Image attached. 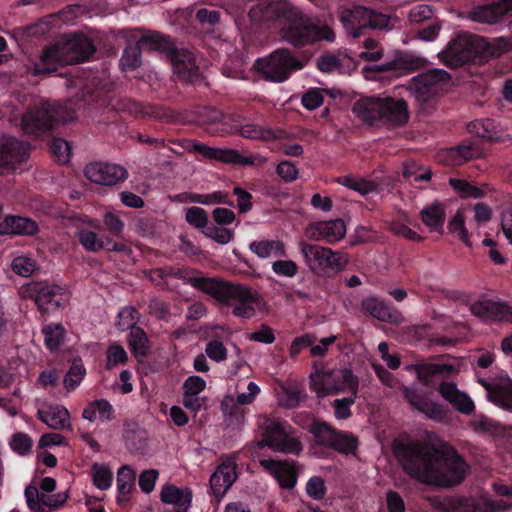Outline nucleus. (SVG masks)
Segmentation results:
<instances>
[{
  "mask_svg": "<svg viewBox=\"0 0 512 512\" xmlns=\"http://www.w3.org/2000/svg\"><path fill=\"white\" fill-rule=\"evenodd\" d=\"M127 342L131 353L138 360L146 358L151 351L148 335L141 327H132Z\"/></svg>",
  "mask_w": 512,
  "mask_h": 512,
  "instance_id": "473e14b6",
  "label": "nucleus"
},
{
  "mask_svg": "<svg viewBox=\"0 0 512 512\" xmlns=\"http://www.w3.org/2000/svg\"><path fill=\"white\" fill-rule=\"evenodd\" d=\"M93 484L100 490H107L113 482V473L108 466L94 463L91 467Z\"/></svg>",
  "mask_w": 512,
  "mask_h": 512,
  "instance_id": "a18cd8bd",
  "label": "nucleus"
},
{
  "mask_svg": "<svg viewBox=\"0 0 512 512\" xmlns=\"http://www.w3.org/2000/svg\"><path fill=\"white\" fill-rule=\"evenodd\" d=\"M401 393L414 409L425 414L429 419L442 421L446 417V411L441 404L430 401L416 388L401 385Z\"/></svg>",
  "mask_w": 512,
  "mask_h": 512,
  "instance_id": "412c9836",
  "label": "nucleus"
},
{
  "mask_svg": "<svg viewBox=\"0 0 512 512\" xmlns=\"http://www.w3.org/2000/svg\"><path fill=\"white\" fill-rule=\"evenodd\" d=\"M340 21L348 35L358 38L371 28H384L388 20L379 13L364 6L345 9L340 14Z\"/></svg>",
  "mask_w": 512,
  "mask_h": 512,
  "instance_id": "2eb2a0df",
  "label": "nucleus"
},
{
  "mask_svg": "<svg viewBox=\"0 0 512 512\" xmlns=\"http://www.w3.org/2000/svg\"><path fill=\"white\" fill-rule=\"evenodd\" d=\"M37 414L39 420L52 429L62 430L70 425V415L64 406H50L47 409L39 410Z\"/></svg>",
  "mask_w": 512,
  "mask_h": 512,
  "instance_id": "2f4dec72",
  "label": "nucleus"
},
{
  "mask_svg": "<svg viewBox=\"0 0 512 512\" xmlns=\"http://www.w3.org/2000/svg\"><path fill=\"white\" fill-rule=\"evenodd\" d=\"M26 293L42 314L64 307L70 298L65 287L48 282H33L27 286Z\"/></svg>",
  "mask_w": 512,
  "mask_h": 512,
  "instance_id": "dca6fc26",
  "label": "nucleus"
},
{
  "mask_svg": "<svg viewBox=\"0 0 512 512\" xmlns=\"http://www.w3.org/2000/svg\"><path fill=\"white\" fill-rule=\"evenodd\" d=\"M307 430L315 437L317 444L330 449L338 432L337 429L328 423L318 419H313L308 425Z\"/></svg>",
  "mask_w": 512,
  "mask_h": 512,
  "instance_id": "c9c22d12",
  "label": "nucleus"
},
{
  "mask_svg": "<svg viewBox=\"0 0 512 512\" xmlns=\"http://www.w3.org/2000/svg\"><path fill=\"white\" fill-rule=\"evenodd\" d=\"M358 393H350L349 396L335 399L332 402V407L334 409V415L337 419H348L351 417V406L355 403Z\"/></svg>",
  "mask_w": 512,
  "mask_h": 512,
  "instance_id": "09e8293b",
  "label": "nucleus"
},
{
  "mask_svg": "<svg viewBox=\"0 0 512 512\" xmlns=\"http://www.w3.org/2000/svg\"><path fill=\"white\" fill-rule=\"evenodd\" d=\"M455 371L451 364L446 363H422L419 366L417 379L424 386H429L436 375H450Z\"/></svg>",
  "mask_w": 512,
  "mask_h": 512,
  "instance_id": "e433bc0d",
  "label": "nucleus"
},
{
  "mask_svg": "<svg viewBox=\"0 0 512 512\" xmlns=\"http://www.w3.org/2000/svg\"><path fill=\"white\" fill-rule=\"evenodd\" d=\"M392 448L403 471L421 483L454 487L463 482L470 470L456 448L444 441L426 444L395 440Z\"/></svg>",
  "mask_w": 512,
  "mask_h": 512,
  "instance_id": "f257e3e1",
  "label": "nucleus"
},
{
  "mask_svg": "<svg viewBox=\"0 0 512 512\" xmlns=\"http://www.w3.org/2000/svg\"><path fill=\"white\" fill-rule=\"evenodd\" d=\"M38 231V224L28 217L7 215L0 222V236H33Z\"/></svg>",
  "mask_w": 512,
  "mask_h": 512,
  "instance_id": "cd10ccee",
  "label": "nucleus"
},
{
  "mask_svg": "<svg viewBox=\"0 0 512 512\" xmlns=\"http://www.w3.org/2000/svg\"><path fill=\"white\" fill-rule=\"evenodd\" d=\"M44 343L50 352L57 351L64 342L66 330L59 323H50L42 328Z\"/></svg>",
  "mask_w": 512,
  "mask_h": 512,
  "instance_id": "58836bf2",
  "label": "nucleus"
},
{
  "mask_svg": "<svg viewBox=\"0 0 512 512\" xmlns=\"http://www.w3.org/2000/svg\"><path fill=\"white\" fill-rule=\"evenodd\" d=\"M267 23L279 29L281 39L295 49H304L320 41L333 42L335 33L328 25H319L291 2L284 3Z\"/></svg>",
  "mask_w": 512,
  "mask_h": 512,
  "instance_id": "7ed1b4c3",
  "label": "nucleus"
},
{
  "mask_svg": "<svg viewBox=\"0 0 512 512\" xmlns=\"http://www.w3.org/2000/svg\"><path fill=\"white\" fill-rule=\"evenodd\" d=\"M142 48L138 42L135 45H128L120 58V66L122 71H134L140 67L142 63Z\"/></svg>",
  "mask_w": 512,
  "mask_h": 512,
  "instance_id": "ea45409f",
  "label": "nucleus"
},
{
  "mask_svg": "<svg viewBox=\"0 0 512 512\" xmlns=\"http://www.w3.org/2000/svg\"><path fill=\"white\" fill-rule=\"evenodd\" d=\"M438 391L442 398L458 412L469 415L474 411L475 405L472 399L468 394L460 391L455 383L443 381L440 383Z\"/></svg>",
  "mask_w": 512,
  "mask_h": 512,
  "instance_id": "bb28decb",
  "label": "nucleus"
},
{
  "mask_svg": "<svg viewBox=\"0 0 512 512\" xmlns=\"http://www.w3.org/2000/svg\"><path fill=\"white\" fill-rule=\"evenodd\" d=\"M353 113L366 124L376 122L391 126H402L408 122L409 113L407 102L392 97H363L355 102Z\"/></svg>",
  "mask_w": 512,
  "mask_h": 512,
  "instance_id": "423d86ee",
  "label": "nucleus"
},
{
  "mask_svg": "<svg viewBox=\"0 0 512 512\" xmlns=\"http://www.w3.org/2000/svg\"><path fill=\"white\" fill-rule=\"evenodd\" d=\"M448 229L451 233L457 234L466 246L470 247L471 242L468 236V230L465 227L464 216L461 211H458L448 223Z\"/></svg>",
  "mask_w": 512,
  "mask_h": 512,
  "instance_id": "603ef678",
  "label": "nucleus"
},
{
  "mask_svg": "<svg viewBox=\"0 0 512 512\" xmlns=\"http://www.w3.org/2000/svg\"><path fill=\"white\" fill-rule=\"evenodd\" d=\"M359 446L358 438L352 433L338 430L331 449L345 455H355Z\"/></svg>",
  "mask_w": 512,
  "mask_h": 512,
  "instance_id": "a19ab883",
  "label": "nucleus"
},
{
  "mask_svg": "<svg viewBox=\"0 0 512 512\" xmlns=\"http://www.w3.org/2000/svg\"><path fill=\"white\" fill-rule=\"evenodd\" d=\"M471 425L476 432L499 434L502 431L499 423L482 414L476 416Z\"/></svg>",
  "mask_w": 512,
  "mask_h": 512,
  "instance_id": "864d4df0",
  "label": "nucleus"
},
{
  "mask_svg": "<svg viewBox=\"0 0 512 512\" xmlns=\"http://www.w3.org/2000/svg\"><path fill=\"white\" fill-rule=\"evenodd\" d=\"M205 353L211 360L216 362H222L227 358L226 347L217 339H213L207 343Z\"/></svg>",
  "mask_w": 512,
  "mask_h": 512,
  "instance_id": "680f3d73",
  "label": "nucleus"
},
{
  "mask_svg": "<svg viewBox=\"0 0 512 512\" xmlns=\"http://www.w3.org/2000/svg\"><path fill=\"white\" fill-rule=\"evenodd\" d=\"M29 158V145L15 138L4 136L0 139V175L15 170Z\"/></svg>",
  "mask_w": 512,
  "mask_h": 512,
  "instance_id": "f3484780",
  "label": "nucleus"
},
{
  "mask_svg": "<svg viewBox=\"0 0 512 512\" xmlns=\"http://www.w3.org/2000/svg\"><path fill=\"white\" fill-rule=\"evenodd\" d=\"M260 466L277 480L280 488L290 490L295 487L298 476L293 462L262 459Z\"/></svg>",
  "mask_w": 512,
  "mask_h": 512,
  "instance_id": "5701e85b",
  "label": "nucleus"
},
{
  "mask_svg": "<svg viewBox=\"0 0 512 512\" xmlns=\"http://www.w3.org/2000/svg\"><path fill=\"white\" fill-rule=\"evenodd\" d=\"M451 81V75L444 69L433 68L418 74L411 79V90L414 91L423 109H431L437 94L445 90Z\"/></svg>",
  "mask_w": 512,
  "mask_h": 512,
  "instance_id": "ddd939ff",
  "label": "nucleus"
},
{
  "mask_svg": "<svg viewBox=\"0 0 512 512\" xmlns=\"http://www.w3.org/2000/svg\"><path fill=\"white\" fill-rule=\"evenodd\" d=\"M508 48L509 42L503 38L490 43L482 36L459 31L438 56L445 66L456 69L466 64H482L489 58L501 56Z\"/></svg>",
  "mask_w": 512,
  "mask_h": 512,
  "instance_id": "20e7f679",
  "label": "nucleus"
},
{
  "mask_svg": "<svg viewBox=\"0 0 512 512\" xmlns=\"http://www.w3.org/2000/svg\"><path fill=\"white\" fill-rule=\"evenodd\" d=\"M185 221L202 233L210 226L208 213L198 206H191L185 209Z\"/></svg>",
  "mask_w": 512,
  "mask_h": 512,
  "instance_id": "79ce46f5",
  "label": "nucleus"
},
{
  "mask_svg": "<svg viewBox=\"0 0 512 512\" xmlns=\"http://www.w3.org/2000/svg\"><path fill=\"white\" fill-rule=\"evenodd\" d=\"M263 439L258 443L260 448L268 447L274 452L299 455L303 451L298 430L286 421L264 417L259 423Z\"/></svg>",
  "mask_w": 512,
  "mask_h": 512,
  "instance_id": "9b49d317",
  "label": "nucleus"
},
{
  "mask_svg": "<svg viewBox=\"0 0 512 512\" xmlns=\"http://www.w3.org/2000/svg\"><path fill=\"white\" fill-rule=\"evenodd\" d=\"M84 174L93 183L113 186L128 178V171L119 164L94 162L86 165Z\"/></svg>",
  "mask_w": 512,
  "mask_h": 512,
  "instance_id": "a211bd4d",
  "label": "nucleus"
},
{
  "mask_svg": "<svg viewBox=\"0 0 512 512\" xmlns=\"http://www.w3.org/2000/svg\"><path fill=\"white\" fill-rule=\"evenodd\" d=\"M75 112L68 116H60L53 104L44 103L41 107L28 109L22 116L21 128L23 132L35 138L51 131L55 124L60 121L67 122L75 118Z\"/></svg>",
  "mask_w": 512,
  "mask_h": 512,
  "instance_id": "4468645a",
  "label": "nucleus"
},
{
  "mask_svg": "<svg viewBox=\"0 0 512 512\" xmlns=\"http://www.w3.org/2000/svg\"><path fill=\"white\" fill-rule=\"evenodd\" d=\"M11 268L17 275L29 277L36 269V262L29 257L18 256L13 259Z\"/></svg>",
  "mask_w": 512,
  "mask_h": 512,
  "instance_id": "6e6d98bb",
  "label": "nucleus"
},
{
  "mask_svg": "<svg viewBox=\"0 0 512 512\" xmlns=\"http://www.w3.org/2000/svg\"><path fill=\"white\" fill-rule=\"evenodd\" d=\"M467 128L470 133L475 134L476 139L464 140L450 149V156L456 165L484 156L487 141H500L504 137L501 125L491 118L476 119L470 122Z\"/></svg>",
  "mask_w": 512,
  "mask_h": 512,
  "instance_id": "6e6552de",
  "label": "nucleus"
},
{
  "mask_svg": "<svg viewBox=\"0 0 512 512\" xmlns=\"http://www.w3.org/2000/svg\"><path fill=\"white\" fill-rule=\"evenodd\" d=\"M80 244L90 252H98L103 249V238L91 230H80L78 233Z\"/></svg>",
  "mask_w": 512,
  "mask_h": 512,
  "instance_id": "8fccbe9b",
  "label": "nucleus"
},
{
  "mask_svg": "<svg viewBox=\"0 0 512 512\" xmlns=\"http://www.w3.org/2000/svg\"><path fill=\"white\" fill-rule=\"evenodd\" d=\"M510 306L489 299L478 300L470 305L471 313L485 321H501L511 313Z\"/></svg>",
  "mask_w": 512,
  "mask_h": 512,
  "instance_id": "c85d7f7f",
  "label": "nucleus"
},
{
  "mask_svg": "<svg viewBox=\"0 0 512 512\" xmlns=\"http://www.w3.org/2000/svg\"><path fill=\"white\" fill-rule=\"evenodd\" d=\"M159 477V472L156 469H148L141 472L138 479L140 489L149 494L154 490L156 481Z\"/></svg>",
  "mask_w": 512,
  "mask_h": 512,
  "instance_id": "e2e57ef3",
  "label": "nucleus"
},
{
  "mask_svg": "<svg viewBox=\"0 0 512 512\" xmlns=\"http://www.w3.org/2000/svg\"><path fill=\"white\" fill-rule=\"evenodd\" d=\"M420 60L406 54H397L393 59L385 61L377 66L379 72H395L400 75L411 72L419 67Z\"/></svg>",
  "mask_w": 512,
  "mask_h": 512,
  "instance_id": "72a5a7b5",
  "label": "nucleus"
},
{
  "mask_svg": "<svg viewBox=\"0 0 512 512\" xmlns=\"http://www.w3.org/2000/svg\"><path fill=\"white\" fill-rule=\"evenodd\" d=\"M390 231L396 236L403 237L414 242H422L424 239L421 235L400 221H393L390 224Z\"/></svg>",
  "mask_w": 512,
  "mask_h": 512,
  "instance_id": "bf43d9fd",
  "label": "nucleus"
},
{
  "mask_svg": "<svg viewBox=\"0 0 512 512\" xmlns=\"http://www.w3.org/2000/svg\"><path fill=\"white\" fill-rule=\"evenodd\" d=\"M346 225L340 218L318 221L308 224L305 229V236L313 241H324L334 244L344 238Z\"/></svg>",
  "mask_w": 512,
  "mask_h": 512,
  "instance_id": "6ab92c4d",
  "label": "nucleus"
},
{
  "mask_svg": "<svg viewBox=\"0 0 512 512\" xmlns=\"http://www.w3.org/2000/svg\"><path fill=\"white\" fill-rule=\"evenodd\" d=\"M512 10V0H495L491 4L478 5L469 12L475 22L493 24Z\"/></svg>",
  "mask_w": 512,
  "mask_h": 512,
  "instance_id": "393cba45",
  "label": "nucleus"
},
{
  "mask_svg": "<svg viewBox=\"0 0 512 512\" xmlns=\"http://www.w3.org/2000/svg\"><path fill=\"white\" fill-rule=\"evenodd\" d=\"M50 151L59 161L66 162L70 159V145L61 138H54L50 143Z\"/></svg>",
  "mask_w": 512,
  "mask_h": 512,
  "instance_id": "774afa93",
  "label": "nucleus"
},
{
  "mask_svg": "<svg viewBox=\"0 0 512 512\" xmlns=\"http://www.w3.org/2000/svg\"><path fill=\"white\" fill-rule=\"evenodd\" d=\"M434 10L430 5L417 4L409 12V21L411 23H420L433 17Z\"/></svg>",
  "mask_w": 512,
  "mask_h": 512,
  "instance_id": "338daca9",
  "label": "nucleus"
},
{
  "mask_svg": "<svg viewBox=\"0 0 512 512\" xmlns=\"http://www.w3.org/2000/svg\"><path fill=\"white\" fill-rule=\"evenodd\" d=\"M311 57L310 50H302L296 56L288 48H278L268 57L257 59L255 66L266 80L282 83L288 80L292 73L302 70Z\"/></svg>",
  "mask_w": 512,
  "mask_h": 512,
  "instance_id": "1a4fd4ad",
  "label": "nucleus"
},
{
  "mask_svg": "<svg viewBox=\"0 0 512 512\" xmlns=\"http://www.w3.org/2000/svg\"><path fill=\"white\" fill-rule=\"evenodd\" d=\"M192 151L201 154L206 159L216 160L226 164L254 165V159L252 157L244 156L236 149L214 148L200 142H194Z\"/></svg>",
  "mask_w": 512,
  "mask_h": 512,
  "instance_id": "4be33fe9",
  "label": "nucleus"
},
{
  "mask_svg": "<svg viewBox=\"0 0 512 512\" xmlns=\"http://www.w3.org/2000/svg\"><path fill=\"white\" fill-rule=\"evenodd\" d=\"M449 184L462 198L480 199L484 196V191L481 188L472 185L465 179L450 178Z\"/></svg>",
  "mask_w": 512,
  "mask_h": 512,
  "instance_id": "49530a36",
  "label": "nucleus"
},
{
  "mask_svg": "<svg viewBox=\"0 0 512 512\" xmlns=\"http://www.w3.org/2000/svg\"><path fill=\"white\" fill-rule=\"evenodd\" d=\"M299 250L309 270L322 277H333L345 270L349 258L346 253L318 244L299 242Z\"/></svg>",
  "mask_w": 512,
  "mask_h": 512,
  "instance_id": "f8f14e48",
  "label": "nucleus"
},
{
  "mask_svg": "<svg viewBox=\"0 0 512 512\" xmlns=\"http://www.w3.org/2000/svg\"><path fill=\"white\" fill-rule=\"evenodd\" d=\"M478 382L487 390L488 400L496 406L512 411V382L508 379L506 385H491L486 379Z\"/></svg>",
  "mask_w": 512,
  "mask_h": 512,
  "instance_id": "c756f323",
  "label": "nucleus"
},
{
  "mask_svg": "<svg viewBox=\"0 0 512 512\" xmlns=\"http://www.w3.org/2000/svg\"><path fill=\"white\" fill-rule=\"evenodd\" d=\"M237 465L233 460H225L219 464L210 477V489L217 498H222L237 480Z\"/></svg>",
  "mask_w": 512,
  "mask_h": 512,
  "instance_id": "b1692460",
  "label": "nucleus"
},
{
  "mask_svg": "<svg viewBox=\"0 0 512 512\" xmlns=\"http://www.w3.org/2000/svg\"><path fill=\"white\" fill-rule=\"evenodd\" d=\"M323 102H324V97L322 94V90H320L318 88L309 89L308 91H306L303 94L302 99H301L302 105L307 110H310V111L315 110L318 107H320L323 104Z\"/></svg>",
  "mask_w": 512,
  "mask_h": 512,
  "instance_id": "052dcab7",
  "label": "nucleus"
},
{
  "mask_svg": "<svg viewBox=\"0 0 512 512\" xmlns=\"http://www.w3.org/2000/svg\"><path fill=\"white\" fill-rule=\"evenodd\" d=\"M86 374V369L82 363L81 358H75L72 365L64 377V386L68 391H73L79 386L83 377Z\"/></svg>",
  "mask_w": 512,
  "mask_h": 512,
  "instance_id": "c03bdc74",
  "label": "nucleus"
},
{
  "mask_svg": "<svg viewBox=\"0 0 512 512\" xmlns=\"http://www.w3.org/2000/svg\"><path fill=\"white\" fill-rule=\"evenodd\" d=\"M272 270L279 276L292 278L298 273V266L292 260H278L272 264Z\"/></svg>",
  "mask_w": 512,
  "mask_h": 512,
  "instance_id": "69168bd1",
  "label": "nucleus"
},
{
  "mask_svg": "<svg viewBox=\"0 0 512 512\" xmlns=\"http://www.w3.org/2000/svg\"><path fill=\"white\" fill-rule=\"evenodd\" d=\"M139 317L140 313L135 307L126 306L118 312L115 325L120 331L131 330L132 327H137L136 323Z\"/></svg>",
  "mask_w": 512,
  "mask_h": 512,
  "instance_id": "de8ad7c7",
  "label": "nucleus"
},
{
  "mask_svg": "<svg viewBox=\"0 0 512 512\" xmlns=\"http://www.w3.org/2000/svg\"><path fill=\"white\" fill-rule=\"evenodd\" d=\"M135 473L133 469L128 465H123L117 472V503L122 505L124 501H127L128 496L134 488Z\"/></svg>",
  "mask_w": 512,
  "mask_h": 512,
  "instance_id": "4c0bfd02",
  "label": "nucleus"
},
{
  "mask_svg": "<svg viewBox=\"0 0 512 512\" xmlns=\"http://www.w3.org/2000/svg\"><path fill=\"white\" fill-rule=\"evenodd\" d=\"M231 121L233 132L250 140L268 142L271 140L281 139L286 134L282 129L274 130L270 127H263L255 123L248 122L240 115H233Z\"/></svg>",
  "mask_w": 512,
  "mask_h": 512,
  "instance_id": "aec40b11",
  "label": "nucleus"
},
{
  "mask_svg": "<svg viewBox=\"0 0 512 512\" xmlns=\"http://www.w3.org/2000/svg\"><path fill=\"white\" fill-rule=\"evenodd\" d=\"M33 441L31 437L23 432L15 433L10 441L11 449L19 455H27L32 449Z\"/></svg>",
  "mask_w": 512,
  "mask_h": 512,
  "instance_id": "5fc2aeb1",
  "label": "nucleus"
},
{
  "mask_svg": "<svg viewBox=\"0 0 512 512\" xmlns=\"http://www.w3.org/2000/svg\"><path fill=\"white\" fill-rule=\"evenodd\" d=\"M420 219L431 232L442 234L446 219L445 206L439 201H434L420 211Z\"/></svg>",
  "mask_w": 512,
  "mask_h": 512,
  "instance_id": "7c9ffc66",
  "label": "nucleus"
},
{
  "mask_svg": "<svg viewBox=\"0 0 512 512\" xmlns=\"http://www.w3.org/2000/svg\"><path fill=\"white\" fill-rule=\"evenodd\" d=\"M317 341V337L312 333H306L304 335H301L299 337L294 338L292 341L290 348H289V354L292 358L297 357L301 351L305 348H308Z\"/></svg>",
  "mask_w": 512,
  "mask_h": 512,
  "instance_id": "4d7b16f0",
  "label": "nucleus"
},
{
  "mask_svg": "<svg viewBox=\"0 0 512 512\" xmlns=\"http://www.w3.org/2000/svg\"><path fill=\"white\" fill-rule=\"evenodd\" d=\"M137 42L142 49L166 53L174 73L181 80L194 83L199 79L200 71L194 53L188 49L177 48L170 36L154 31L141 36Z\"/></svg>",
  "mask_w": 512,
  "mask_h": 512,
  "instance_id": "0eeeda50",
  "label": "nucleus"
},
{
  "mask_svg": "<svg viewBox=\"0 0 512 512\" xmlns=\"http://www.w3.org/2000/svg\"><path fill=\"white\" fill-rule=\"evenodd\" d=\"M96 52L91 39L81 33L68 35L61 42L46 47L38 62H34L30 71L33 75H51L60 65H71L89 61Z\"/></svg>",
  "mask_w": 512,
  "mask_h": 512,
  "instance_id": "39448f33",
  "label": "nucleus"
},
{
  "mask_svg": "<svg viewBox=\"0 0 512 512\" xmlns=\"http://www.w3.org/2000/svg\"><path fill=\"white\" fill-rule=\"evenodd\" d=\"M203 234L215 242L225 245L234 239V231L225 227H217L211 224Z\"/></svg>",
  "mask_w": 512,
  "mask_h": 512,
  "instance_id": "3c124183",
  "label": "nucleus"
},
{
  "mask_svg": "<svg viewBox=\"0 0 512 512\" xmlns=\"http://www.w3.org/2000/svg\"><path fill=\"white\" fill-rule=\"evenodd\" d=\"M129 360L126 350L118 342L110 344L106 350L105 368L112 370L119 365H125Z\"/></svg>",
  "mask_w": 512,
  "mask_h": 512,
  "instance_id": "37998d69",
  "label": "nucleus"
},
{
  "mask_svg": "<svg viewBox=\"0 0 512 512\" xmlns=\"http://www.w3.org/2000/svg\"><path fill=\"white\" fill-rule=\"evenodd\" d=\"M24 494L27 505L32 512H46L42 504L41 494L35 486H27Z\"/></svg>",
  "mask_w": 512,
  "mask_h": 512,
  "instance_id": "0e129e2a",
  "label": "nucleus"
},
{
  "mask_svg": "<svg viewBox=\"0 0 512 512\" xmlns=\"http://www.w3.org/2000/svg\"><path fill=\"white\" fill-rule=\"evenodd\" d=\"M361 309L369 316L387 323H398L400 313L386 303L383 299L376 296H369L361 301Z\"/></svg>",
  "mask_w": 512,
  "mask_h": 512,
  "instance_id": "a878e982",
  "label": "nucleus"
},
{
  "mask_svg": "<svg viewBox=\"0 0 512 512\" xmlns=\"http://www.w3.org/2000/svg\"><path fill=\"white\" fill-rule=\"evenodd\" d=\"M155 278L165 279L168 276L182 280L194 289L209 295L220 305L232 307V314L241 319H251L256 315L262 298L249 286L224 280L220 277L204 276L202 272L191 268H157L151 272Z\"/></svg>",
  "mask_w": 512,
  "mask_h": 512,
  "instance_id": "f03ea898",
  "label": "nucleus"
},
{
  "mask_svg": "<svg viewBox=\"0 0 512 512\" xmlns=\"http://www.w3.org/2000/svg\"><path fill=\"white\" fill-rule=\"evenodd\" d=\"M160 499L165 504H172L178 508L185 507V510H188L192 493L188 489L183 490L175 485L165 484L161 489Z\"/></svg>",
  "mask_w": 512,
  "mask_h": 512,
  "instance_id": "f704fd0d",
  "label": "nucleus"
},
{
  "mask_svg": "<svg viewBox=\"0 0 512 512\" xmlns=\"http://www.w3.org/2000/svg\"><path fill=\"white\" fill-rule=\"evenodd\" d=\"M309 378L311 390L321 398L340 393H358L359 379L348 368L325 370L322 363L314 362Z\"/></svg>",
  "mask_w": 512,
  "mask_h": 512,
  "instance_id": "9d476101",
  "label": "nucleus"
},
{
  "mask_svg": "<svg viewBox=\"0 0 512 512\" xmlns=\"http://www.w3.org/2000/svg\"><path fill=\"white\" fill-rule=\"evenodd\" d=\"M308 496L314 500H322L327 492L325 482L321 477H311L306 484Z\"/></svg>",
  "mask_w": 512,
  "mask_h": 512,
  "instance_id": "13d9d810",
  "label": "nucleus"
}]
</instances>
